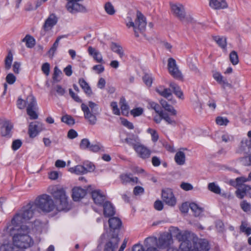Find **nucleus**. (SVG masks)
<instances>
[{
  "label": "nucleus",
  "instance_id": "nucleus-15",
  "mask_svg": "<svg viewBox=\"0 0 251 251\" xmlns=\"http://www.w3.org/2000/svg\"><path fill=\"white\" fill-rule=\"evenodd\" d=\"M43 129V125L42 124L37 122L31 123L28 128L29 137L31 138L35 137Z\"/></svg>",
  "mask_w": 251,
  "mask_h": 251
},
{
  "label": "nucleus",
  "instance_id": "nucleus-21",
  "mask_svg": "<svg viewBox=\"0 0 251 251\" xmlns=\"http://www.w3.org/2000/svg\"><path fill=\"white\" fill-rule=\"evenodd\" d=\"M214 79L222 87L225 89L226 87L229 88H232V85L230 83H229L226 79L225 78L224 76L219 72H215L213 75Z\"/></svg>",
  "mask_w": 251,
  "mask_h": 251
},
{
  "label": "nucleus",
  "instance_id": "nucleus-63",
  "mask_svg": "<svg viewBox=\"0 0 251 251\" xmlns=\"http://www.w3.org/2000/svg\"><path fill=\"white\" fill-rule=\"evenodd\" d=\"M22 144V143L20 140L17 139L14 140L12 145V149L14 151L17 150L21 147Z\"/></svg>",
  "mask_w": 251,
  "mask_h": 251
},
{
  "label": "nucleus",
  "instance_id": "nucleus-55",
  "mask_svg": "<svg viewBox=\"0 0 251 251\" xmlns=\"http://www.w3.org/2000/svg\"><path fill=\"white\" fill-rule=\"evenodd\" d=\"M90 146V143L88 139H83L80 144V148L81 149H89Z\"/></svg>",
  "mask_w": 251,
  "mask_h": 251
},
{
  "label": "nucleus",
  "instance_id": "nucleus-13",
  "mask_svg": "<svg viewBox=\"0 0 251 251\" xmlns=\"http://www.w3.org/2000/svg\"><path fill=\"white\" fill-rule=\"evenodd\" d=\"M119 241L118 233L112 234L109 240L106 243L104 251H115L118 248Z\"/></svg>",
  "mask_w": 251,
  "mask_h": 251
},
{
  "label": "nucleus",
  "instance_id": "nucleus-5",
  "mask_svg": "<svg viewBox=\"0 0 251 251\" xmlns=\"http://www.w3.org/2000/svg\"><path fill=\"white\" fill-rule=\"evenodd\" d=\"M37 209L39 208L45 212H50L56 209L55 204L51 197L43 194L38 197L34 202Z\"/></svg>",
  "mask_w": 251,
  "mask_h": 251
},
{
  "label": "nucleus",
  "instance_id": "nucleus-14",
  "mask_svg": "<svg viewBox=\"0 0 251 251\" xmlns=\"http://www.w3.org/2000/svg\"><path fill=\"white\" fill-rule=\"evenodd\" d=\"M209 248L208 241L204 239H200L193 243L190 251H208Z\"/></svg>",
  "mask_w": 251,
  "mask_h": 251
},
{
  "label": "nucleus",
  "instance_id": "nucleus-40",
  "mask_svg": "<svg viewBox=\"0 0 251 251\" xmlns=\"http://www.w3.org/2000/svg\"><path fill=\"white\" fill-rule=\"evenodd\" d=\"M22 42H25L26 46L29 48H31L35 45V39L29 35H26L22 40Z\"/></svg>",
  "mask_w": 251,
  "mask_h": 251
},
{
  "label": "nucleus",
  "instance_id": "nucleus-57",
  "mask_svg": "<svg viewBox=\"0 0 251 251\" xmlns=\"http://www.w3.org/2000/svg\"><path fill=\"white\" fill-rule=\"evenodd\" d=\"M16 79V77L12 73L8 74L6 76V82L9 84H13L15 82Z\"/></svg>",
  "mask_w": 251,
  "mask_h": 251
},
{
  "label": "nucleus",
  "instance_id": "nucleus-61",
  "mask_svg": "<svg viewBox=\"0 0 251 251\" xmlns=\"http://www.w3.org/2000/svg\"><path fill=\"white\" fill-rule=\"evenodd\" d=\"M42 71L46 75H48L50 71V65L49 63H45L42 66Z\"/></svg>",
  "mask_w": 251,
  "mask_h": 251
},
{
  "label": "nucleus",
  "instance_id": "nucleus-4",
  "mask_svg": "<svg viewBox=\"0 0 251 251\" xmlns=\"http://www.w3.org/2000/svg\"><path fill=\"white\" fill-rule=\"evenodd\" d=\"M147 23L144 15L139 11L137 12L136 17L133 21L131 17H127L126 25L128 28L132 27L136 37L139 36V33L143 34L146 29Z\"/></svg>",
  "mask_w": 251,
  "mask_h": 251
},
{
  "label": "nucleus",
  "instance_id": "nucleus-60",
  "mask_svg": "<svg viewBox=\"0 0 251 251\" xmlns=\"http://www.w3.org/2000/svg\"><path fill=\"white\" fill-rule=\"evenodd\" d=\"M164 109L169 112L170 113H171V115H176L177 112L175 109L174 107L169 103L167 104L164 107Z\"/></svg>",
  "mask_w": 251,
  "mask_h": 251
},
{
  "label": "nucleus",
  "instance_id": "nucleus-19",
  "mask_svg": "<svg viewBox=\"0 0 251 251\" xmlns=\"http://www.w3.org/2000/svg\"><path fill=\"white\" fill-rule=\"evenodd\" d=\"M246 195H248L251 198V187L250 186L247 185H241L237 188V197L242 199Z\"/></svg>",
  "mask_w": 251,
  "mask_h": 251
},
{
  "label": "nucleus",
  "instance_id": "nucleus-37",
  "mask_svg": "<svg viewBox=\"0 0 251 251\" xmlns=\"http://www.w3.org/2000/svg\"><path fill=\"white\" fill-rule=\"evenodd\" d=\"M213 39L220 47L223 49L226 48V37L216 36H213Z\"/></svg>",
  "mask_w": 251,
  "mask_h": 251
},
{
  "label": "nucleus",
  "instance_id": "nucleus-20",
  "mask_svg": "<svg viewBox=\"0 0 251 251\" xmlns=\"http://www.w3.org/2000/svg\"><path fill=\"white\" fill-rule=\"evenodd\" d=\"M92 198L95 204L101 205L105 200V196L99 190H95L91 193Z\"/></svg>",
  "mask_w": 251,
  "mask_h": 251
},
{
  "label": "nucleus",
  "instance_id": "nucleus-30",
  "mask_svg": "<svg viewBox=\"0 0 251 251\" xmlns=\"http://www.w3.org/2000/svg\"><path fill=\"white\" fill-rule=\"evenodd\" d=\"M160 116L163 118V120L168 124L173 126H175L176 125V122L173 117V116H175L176 115H171V113L169 114L167 113L163 112L160 113Z\"/></svg>",
  "mask_w": 251,
  "mask_h": 251
},
{
  "label": "nucleus",
  "instance_id": "nucleus-12",
  "mask_svg": "<svg viewBox=\"0 0 251 251\" xmlns=\"http://www.w3.org/2000/svg\"><path fill=\"white\" fill-rule=\"evenodd\" d=\"M162 198L163 201L168 205L173 206L176 204V200L172 189H166L162 192Z\"/></svg>",
  "mask_w": 251,
  "mask_h": 251
},
{
  "label": "nucleus",
  "instance_id": "nucleus-39",
  "mask_svg": "<svg viewBox=\"0 0 251 251\" xmlns=\"http://www.w3.org/2000/svg\"><path fill=\"white\" fill-rule=\"evenodd\" d=\"M189 206L191 210L194 212L196 217L199 216L203 212V209L199 207L195 203H191L189 204Z\"/></svg>",
  "mask_w": 251,
  "mask_h": 251
},
{
  "label": "nucleus",
  "instance_id": "nucleus-56",
  "mask_svg": "<svg viewBox=\"0 0 251 251\" xmlns=\"http://www.w3.org/2000/svg\"><path fill=\"white\" fill-rule=\"evenodd\" d=\"M143 112V109L141 107L134 108L130 111L131 114L134 117L139 116L142 114Z\"/></svg>",
  "mask_w": 251,
  "mask_h": 251
},
{
  "label": "nucleus",
  "instance_id": "nucleus-41",
  "mask_svg": "<svg viewBox=\"0 0 251 251\" xmlns=\"http://www.w3.org/2000/svg\"><path fill=\"white\" fill-rule=\"evenodd\" d=\"M14 244L7 242L0 245V251H17L14 247Z\"/></svg>",
  "mask_w": 251,
  "mask_h": 251
},
{
  "label": "nucleus",
  "instance_id": "nucleus-23",
  "mask_svg": "<svg viewBox=\"0 0 251 251\" xmlns=\"http://www.w3.org/2000/svg\"><path fill=\"white\" fill-rule=\"evenodd\" d=\"M72 191V198L74 201H79L86 194V190L79 187L74 188Z\"/></svg>",
  "mask_w": 251,
  "mask_h": 251
},
{
  "label": "nucleus",
  "instance_id": "nucleus-43",
  "mask_svg": "<svg viewBox=\"0 0 251 251\" xmlns=\"http://www.w3.org/2000/svg\"><path fill=\"white\" fill-rule=\"evenodd\" d=\"M12 61L13 54L11 51H9L4 60L5 68L6 70H8L10 69L11 67Z\"/></svg>",
  "mask_w": 251,
  "mask_h": 251
},
{
  "label": "nucleus",
  "instance_id": "nucleus-44",
  "mask_svg": "<svg viewBox=\"0 0 251 251\" xmlns=\"http://www.w3.org/2000/svg\"><path fill=\"white\" fill-rule=\"evenodd\" d=\"M248 223L246 222L242 221L241 225L240 226V230L241 232L245 233L247 236L251 234V227H248Z\"/></svg>",
  "mask_w": 251,
  "mask_h": 251
},
{
  "label": "nucleus",
  "instance_id": "nucleus-47",
  "mask_svg": "<svg viewBox=\"0 0 251 251\" xmlns=\"http://www.w3.org/2000/svg\"><path fill=\"white\" fill-rule=\"evenodd\" d=\"M61 121L68 125H73L75 124V120L69 115H65L62 117Z\"/></svg>",
  "mask_w": 251,
  "mask_h": 251
},
{
  "label": "nucleus",
  "instance_id": "nucleus-26",
  "mask_svg": "<svg viewBox=\"0 0 251 251\" xmlns=\"http://www.w3.org/2000/svg\"><path fill=\"white\" fill-rule=\"evenodd\" d=\"M88 52L98 63H102V56L100 52L91 46L88 47Z\"/></svg>",
  "mask_w": 251,
  "mask_h": 251
},
{
  "label": "nucleus",
  "instance_id": "nucleus-25",
  "mask_svg": "<svg viewBox=\"0 0 251 251\" xmlns=\"http://www.w3.org/2000/svg\"><path fill=\"white\" fill-rule=\"evenodd\" d=\"M103 215L106 217H109L115 214V208L109 201H106L103 204Z\"/></svg>",
  "mask_w": 251,
  "mask_h": 251
},
{
  "label": "nucleus",
  "instance_id": "nucleus-49",
  "mask_svg": "<svg viewBox=\"0 0 251 251\" xmlns=\"http://www.w3.org/2000/svg\"><path fill=\"white\" fill-rule=\"evenodd\" d=\"M241 209L246 212L250 211L251 209V204L248 202L247 201L244 200L240 203Z\"/></svg>",
  "mask_w": 251,
  "mask_h": 251
},
{
  "label": "nucleus",
  "instance_id": "nucleus-51",
  "mask_svg": "<svg viewBox=\"0 0 251 251\" xmlns=\"http://www.w3.org/2000/svg\"><path fill=\"white\" fill-rule=\"evenodd\" d=\"M88 108H89V109L90 110V112H93L94 113H97L99 114L98 109L99 106L96 103L89 101L88 102V105H87Z\"/></svg>",
  "mask_w": 251,
  "mask_h": 251
},
{
  "label": "nucleus",
  "instance_id": "nucleus-59",
  "mask_svg": "<svg viewBox=\"0 0 251 251\" xmlns=\"http://www.w3.org/2000/svg\"><path fill=\"white\" fill-rule=\"evenodd\" d=\"M62 74L61 71L58 69L57 66L54 68V72L52 78L54 81H58V76Z\"/></svg>",
  "mask_w": 251,
  "mask_h": 251
},
{
  "label": "nucleus",
  "instance_id": "nucleus-1",
  "mask_svg": "<svg viewBox=\"0 0 251 251\" xmlns=\"http://www.w3.org/2000/svg\"><path fill=\"white\" fill-rule=\"evenodd\" d=\"M13 229L17 231L13 236V243L14 246L17 248L25 249L33 245V240L28 235L30 228L27 226L21 225L16 227L14 226Z\"/></svg>",
  "mask_w": 251,
  "mask_h": 251
},
{
  "label": "nucleus",
  "instance_id": "nucleus-58",
  "mask_svg": "<svg viewBox=\"0 0 251 251\" xmlns=\"http://www.w3.org/2000/svg\"><path fill=\"white\" fill-rule=\"evenodd\" d=\"M151 107L155 110V111L158 113L159 115H160V113L163 112V111L161 110L160 107L159 105L154 102H150Z\"/></svg>",
  "mask_w": 251,
  "mask_h": 251
},
{
  "label": "nucleus",
  "instance_id": "nucleus-45",
  "mask_svg": "<svg viewBox=\"0 0 251 251\" xmlns=\"http://www.w3.org/2000/svg\"><path fill=\"white\" fill-rule=\"evenodd\" d=\"M104 10L105 12L110 15H113L115 13V10L112 3L110 2H107L105 4Z\"/></svg>",
  "mask_w": 251,
  "mask_h": 251
},
{
  "label": "nucleus",
  "instance_id": "nucleus-48",
  "mask_svg": "<svg viewBox=\"0 0 251 251\" xmlns=\"http://www.w3.org/2000/svg\"><path fill=\"white\" fill-rule=\"evenodd\" d=\"M216 123L219 126H226L229 121L226 117L218 116L216 119Z\"/></svg>",
  "mask_w": 251,
  "mask_h": 251
},
{
  "label": "nucleus",
  "instance_id": "nucleus-27",
  "mask_svg": "<svg viewBox=\"0 0 251 251\" xmlns=\"http://www.w3.org/2000/svg\"><path fill=\"white\" fill-rule=\"evenodd\" d=\"M156 92L160 96L168 99L172 96L171 90L169 88H166L163 85H160L155 89Z\"/></svg>",
  "mask_w": 251,
  "mask_h": 251
},
{
  "label": "nucleus",
  "instance_id": "nucleus-64",
  "mask_svg": "<svg viewBox=\"0 0 251 251\" xmlns=\"http://www.w3.org/2000/svg\"><path fill=\"white\" fill-rule=\"evenodd\" d=\"M121 121L122 124L127 128L130 129H132L134 128L133 125L132 123L129 122L126 119H121Z\"/></svg>",
  "mask_w": 251,
  "mask_h": 251
},
{
  "label": "nucleus",
  "instance_id": "nucleus-34",
  "mask_svg": "<svg viewBox=\"0 0 251 251\" xmlns=\"http://www.w3.org/2000/svg\"><path fill=\"white\" fill-rule=\"evenodd\" d=\"M172 88L174 93L179 98H183V92L181 90L180 87L175 82H171L169 84Z\"/></svg>",
  "mask_w": 251,
  "mask_h": 251
},
{
  "label": "nucleus",
  "instance_id": "nucleus-18",
  "mask_svg": "<svg viewBox=\"0 0 251 251\" xmlns=\"http://www.w3.org/2000/svg\"><path fill=\"white\" fill-rule=\"evenodd\" d=\"M134 151L139 157L144 159L150 157L151 153V151L141 143L135 148Z\"/></svg>",
  "mask_w": 251,
  "mask_h": 251
},
{
  "label": "nucleus",
  "instance_id": "nucleus-24",
  "mask_svg": "<svg viewBox=\"0 0 251 251\" xmlns=\"http://www.w3.org/2000/svg\"><path fill=\"white\" fill-rule=\"evenodd\" d=\"M121 141L123 143H126L132 146L134 150L140 144L139 138L134 135H129L125 139H121Z\"/></svg>",
  "mask_w": 251,
  "mask_h": 251
},
{
  "label": "nucleus",
  "instance_id": "nucleus-53",
  "mask_svg": "<svg viewBox=\"0 0 251 251\" xmlns=\"http://www.w3.org/2000/svg\"><path fill=\"white\" fill-rule=\"evenodd\" d=\"M143 79L146 85L151 86L152 82V77L149 74H145L143 77Z\"/></svg>",
  "mask_w": 251,
  "mask_h": 251
},
{
  "label": "nucleus",
  "instance_id": "nucleus-2",
  "mask_svg": "<svg viewBox=\"0 0 251 251\" xmlns=\"http://www.w3.org/2000/svg\"><path fill=\"white\" fill-rule=\"evenodd\" d=\"M48 191L55 200L56 209L58 211H68L71 209L69 203L68 197L65 189L57 186H50Z\"/></svg>",
  "mask_w": 251,
  "mask_h": 251
},
{
  "label": "nucleus",
  "instance_id": "nucleus-52",
  "mask_svg": "<svg viewBox=\"0 0 251 251\" xmlns=\"http://www.w3.org/2000/svg\"><path fill=\"white\" fill-rule=\"evenodd\" d=\"M36 109H26L27 115L30 117V119L35 120L38 117V114L35 111Z\"/></svg>",
  "mask_w": 251,
  "mask_h": 251
},
{
  "label": "nucleus",
  "instance_id": "nucleus-54",
  "mask_svg": "<svg viewBox=\"0 0 251 251\" xmlns=\"http://www.w3.org/2000/svg\"><path fill=\"white\" fill-rule=\"evenodd\" d=\"M239 161L241 164L245 166H250L249 155L245 156L243 157H240L238 159Z\"/></svg>",
  "mask_w": 251,
  "mask_h": 251
},
{
  "label": "nucleus",
  "instance_id": "nucleus-9",
  "mask_svg": "<svg viewBox=\"0 0 251 251\" xmlns=\"http://www.w3.org/2000/svg\"><path fill=\"white\" fill-rule=\"evenodd\" d=\"M173 243L172 236L171 233H164L161 235L157 242V246L160 249H169Z\"/></svg>",
  "mask_w": 251,
  "mask_h": 251
},
{
  "label": "nucleus",
  "instance_id": "nucleus-11",
  "mask_svg": "<svg viewBox=\"0 0 251 251\" xmlns=\"http://www.w3.org/2000/svg\"><path fill=\"white\" fill-rule=\"evenodd\" d=\"M81 108L84 113V117L89 124L91 125H95L97 121V115L98 113L90 112L87 105L84 103L81 104Z\"/></svg>",
  "mask_w": 251,
  "mask_h": 251
},
{
  "label": "nucleus",
  "instance_id": "nucleus-6",
  "mask_svg": "<svg viewBox=\"0 0 251 251\" xmlns=\"http://www.w3.org/2000/svg\"><path fill=\"white\" fill-rule=\"evenodd\" d=\"M171 11L176 18L181 22L185 21L188 23H192L193 18L190 15L187 16L184 6L180 3L170 4Z\"/></svg>",
  "mask_w": 251,
  "mask_h": 251
},
{
  "label": "nucleus",
  "instance_id": "nucleus-62",
  "mask_svg": "<svg viewBox=\"0 0 251 251\" xmlns=\"http://www.w3.org/2000/svg\"><path fill=\"white\" fill-rule=\"evenodd\" d=\"M112 108L113 112L114 114L116 115H120V111L118 107L117 103L116 102L113 101L110 104Z\"/></svg>",
  "mask_w": 251,
  "mask_h": 251
},
{
  "label": "nucleus",
  "instance_id": "nucleus-3",
  "mask_svg": "<svg viewBox=\"0 0 251 251\" xmlns=\"http://www.w3.org/2000/svg\"><path fill=\"white\" fill-rule=\"evenodd\" d=\"M37 211L34 202L28 203L13 217L11 220L12 225L16 227L24 225L23 223L31 219Z\"/></svg>",
  "mask_w": 251,
  "mask_h": 251
},
{
  "label": "nucleus",
  "instance_id": "nucleus-31",
  "mask_svg": "<svg viewBox=\"0 0 251 251\" xmlns=\"http://www.w3.org/2000/svg\"><path fill=\"white\" fill-rule=\"evenodd\" d=\"M175 160L178 165H183L185 163V154L182 151L177 152L175 156Z\"/></svg>",
  "mask_w": 251,
  "mask_h": 251
},
{
  "label": "nucleus",
  "instance_id": "nucleus-7",
  "mask_svg": "<svg viewBox=\"0 0 251 251\" xmlns=\"http://www.w3.org/2000/svg\"><path fill=\"white\" fill-rule=\"evenodd\" d=\"M177 239L181 243L179 248L181 251H190L192 243L189 240L190 233L187 231L179 232L176 235Z\"/></svg>",
  "mask_w": 251,
  "mask_h": 251
},
{
  "label": "nucleus",
  "instance_id": "nucleus-38",
  "mask_svg": "<svg viewBox=\"0 0 251 251\" xmlns=\"http://www.w3.org/2000/svg\"><path fill=\"white\" fill-rule=\"evenodd\" d=\"M27 106L26 109H36V101L32 95H29L26 98Z\"/></svg>",
  "mask_w": 251,
  "mask_h": 251
},
{
  "label": "nucleus",
  "instance_id": "nucleus-8",
  "mask_svg": "<svg viewBox=\"0 0 251 251\" xmlns=\"http://www.w3.org/2000/svg\"><path fill=\"white\" fill-rule=\"evenodd\" d=\"M58 20V18L55 14H50L45 20L42 26L41 34L44 36L47 32L51 30L53 26L57 24Z\"/></svg>",
  "mask_w": 251,
  "mask_h": 251
},
{
  "label": "nucleus",
  "instance_id": "nucleus-28",
  "mask_svg": "<svg viewBox=\"0 0 251 251\" xmlns=\"http://www.w3.org/2000/svg\"><path fill=\"white\" fill-rule=\"evenodd\" d=\"M108 223L110 229L114 230L119 229L122 226L121 220L117 217L110 218L108 220Z\"/></svg>",
  "mask_w": 251,
  "mask_h": 251
},
{
  "label": "nucleus",
  "instance_id": "nucleus-36",
  "mask_svg": "<svg viewBox=\"0 0 251 251\" xmlns=\"http://www.w3.org/2000/svg\"><path fill=\"white\" fill-rule=\"evenodd\" d=\"M70 171L77 175L85 174L87 173V169L82 165H77L74 168H71Z\"/></svg>",
  "mask_w": 251,
  "mask_h": 251
},
{
  "label": "nucleus",
  "instance_id": "nucleus-46",
  "mask_svg": "<svg viewBox=\"0 0 251 251\" xmlns=\"http://www.w3.org/2000/svg\"><path fill=\"white\" fill-rule=\"evenodd\" d=\"M208 189L210 191L217 194H219L221 193L220 188L214 182H211L209 183L208 185Z\"/></svg>",
  "mask_w": 251,
  "mask_h": 251
},
{
  "label": "nucleus",
  "instance_id": "nucleus-16",
  "mask_svg": "<svg viewBox=\"0 0 251 251\" xmlns=\"http://www.w3.org/2000/svg\"><path fill=\"white\" fill-rule=\"evenodd\" d=\"M238 152L245 154H251V139L242 140L239 146Z\"/></svg>",
  "mask_w": 251,
  "mask_h": 251
},
{
  "label": "nucleus",
  "instance_id": "nucleus-50",
  "mask_svg": "<svg viewBox=\"0 0 251 251\" xmlns=\"http://www.w3.org/2000/svg\"><path fill=\"white\" fill-rule=\"evenodd\" d=\"M147 131L149 133L151 134L152 141L153 142H156L159 138V136L156 131L154 129L149 128L148 129Z\"/></svg>",
  "mask_w": 251,
  "mask_h": 251
},
{
  "label": "nucleus",
  "instance_id": "nucleus-32",
  "mask_svg": "<svg viewBox=\"0 0 251 251\" xmlns=\"http://www.w3.org/2000/svg\"><path fill=\"white\" fill-rule=\"evenodd\" d=\"M111 50L114 52L118 54L120 58H123L125 53L123 48L115 43L112 42L110 45Z\"/></svg>",
  "mask_w": 251,
  "mask_h": 251
},
{
  "label": "nucleus",
  "instance_id": "nucleus-42",
  "mask_svg": "<svg viewBox=\"0 0 251 251\" xmlns=\"http://www.w3.org/2000/svg\"><path fill=\"white\" fill-rule=\"evenodd\" d=\"M122 113L124 115H126L128 113V106L126 104L124 98H121L120 101Z\"/></svg>",
  "mask_w": 251,
  "mask_h": 251
},
{
  "label": "nucleus",
  "instance_id": "nucleus-10",
  "mask_svg": "<svg viewBox=\"0 0 251 251\" xmlns=\"http://www.w3.org/2000/svg\"><path fill=\"white\" fill-rule=\"evenodd\" d=\"M168 69L169 73L176 79H181L182 75L178 69L176 60L173 58H169L168 60Z\"/></svg>",
  "mask_w": 251,
  "mask_h": 251
},
{
  "label": "nucleus",
  "instance_id": "nucleus-35",
  "mask_svg": "<svg viewBox=\"0 0 251 251\" xmlns=\"http://www.w3.org/2000/svg\"><path fill=\"white\" fill-rule=\"evenodd\" d=\"M66 37H67V35H62V36H59L56 38V39L55 41L54 42V43H53L52 46L51 47V48L50 49V50L48 51V53H49L50 56H51V57H52L53 56L55 52L56 51L57 48L58 46L59 41L62 38H66Z\"/></svg>",
  "mask_w": 251,
  "mask_h": 251
},
{
  "label": "nucleus",
  "instance_id": "nucleus-22",
  "mask_svg": "<svg viewBox=\"0 0 251 251\" xmlns=\"http://www.w3.org/2000/svg\"><path fill=\"white\" fill-rule=\"evenodd\" d=\"M209 6L215 10H219L227 7V4L225 0H210Z\"/></svg>",
  "mask_w": 251,
  "mask_h": 251
},
{
  "label": "nucleus",
  "instance_id": "nucleus-29",
  "mask_svg": "<svg viewBox=\"0 0 251 251\" xmlns=\"http://www.w3.org/2000/svg\"><path fill=\"white\" fill-rule=\"evenodd\" d=\"M121 180L123 184L127 183H137L138 178L133 177L131 174H123L120 176Z\"/></svg>",
  "mask_w": 251,
  "mask_h": 251
},
{
  "label": "nucleus",
  "instance_id": "nucleus-33",
  "mask_svg": "<svg viewBox=\"0 0 251 251\" xmlns=\"http://www.w3.org/2000/svg\"><path fill=\"white\" fill-rule=\"evenodd\" d=\"M78 83L80 87L87 95L90 96L92 94V91L90 87L83 78H80L79 79Z\"/></svg>",
  "mask_w": 251,
  "mask_h": 251
},
{
  "label": "nucleus",
  "instance_id": "nucleus-17",
  "mask_svg": "<svg viewBox=\"0 0 251 251\" xmlns=\"http://www.w3.org/2000/svg\"><path fill=\"white\" fill-rule=\"evenodd\" d=\"M13 124L8 120H5L1 127V135L3 137L10 138L12 136L11 130L13 128Z\"/></svg>",
  "mask_w": 251,
  "mask_h": 251
}]
</instances>
